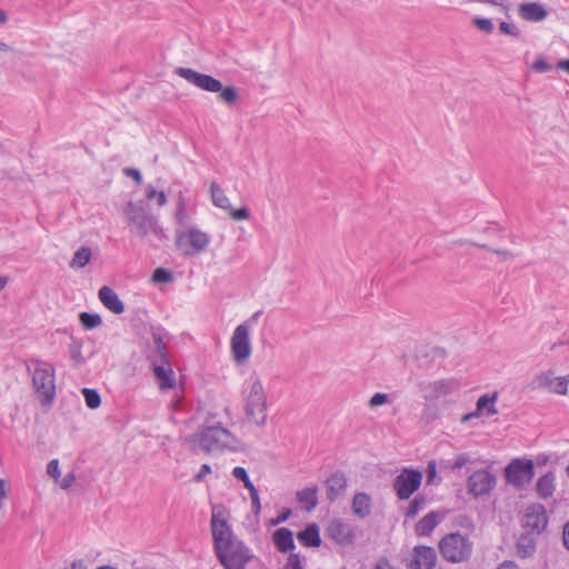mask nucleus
Wrapping results in <instances>:
<instances>
[{
    "mask_svg": "<svg viewBox=\"0 0 569 569\" xmlns=\"http://www.w3.org/2000/svg\"><path fill=\"white\" fill-rule=\"evenodd\" d=\"M123 214L129 232L133 237H137L140 240L148 239L149 241L150 238L161 241L166 237L158 217L152 214L148 206L142 201H129L123 209Z\"/></svg>",
    "mask_w": 569,
    "mask_h": 569,
    "instance_id": "1",
    "label": "nucleus"
},
{
    "mask_svg": "<svg viewBox=\"0 0 569 569\" xmlns=\"http://www.w3.org/2000/svg\"><path fill=\"white\" fill-rule=\"evenodd\" d=\"M243 408L247 418L256 426L262 427L267 422V392L261 379L250 376L242 389Z\"/></svg>",
    "mask_w": 569,
    "mask_h": 569,
    "instance_id": "2",
    "label": "nucleus"
},
{
    "mask_svg": "<svg viewBox=\"0 0 569 569\" xmlns=\"http://www.w3.org/2000/svg\"><path fill=\"white\" fill-rule=\"evenodd\" d=\"M217 93H219V100L228 106L234 104L239 98V92L233 86H222V89H220Z\"/></svg>",
    "mask_w": 569,
    "mask_h": 569,
    "instance_id": "31",
    "label": "nucleus"
},
{
    "mask_svg": "<svg viewBox=\"0 0 569 569\" xmlns=\"http://www.w3.org/2000/svg\"><path fill=\"white\" fill-rule=\"evenodd\" d=\"M76 481V476L74 473L70 472L68 475H66L59 482L60 487L62 489H69L70 487L73 486Z\"/></svg>",
    "mask_w": 569,
    "mask_h": 569,
    "instance_id": "51",
    "label": "nucleus"
},
{
    "mask_svg": "<svg viewBox=\"0 0 569 569\" xmlns=\"http://www.w3.org/2000/svg\"><path fill=\"white\" fill-rule=\"evenodd\" d=\"M197 441L206 452L237 450L239 447L238 438L224 428L220 422L206 425L197 433Z\"/></svg>",
    "mask_w": 569,
    "mask_h": 569,
    "instance_id": "3",
    "label": "nucleus"
},
{
    "mask_svg": "<svg viewBox=\"0 0 569 569\" xmlns=\"http://www.w3.org/2000/svg\"><path fill=\"white\" fill-rule=\"evenodd\" d=\"M373 569H393V567L386 558H381L376 562Z\"/></svg>",
    "mask_w": 569,
    "mask_h": 569,
    "instance_id": "55",
    "label": "nucleus"
},
{
    "mask_svg": "<svg viewBox=\"0 0 569 569\" xmlns=\"http://www.w3.org/2000/svg\"><path fill=\"white\" fill-rule=\"evenodd\" d=\"M274 546L282 552H288L295 548L293 536H273Z\"/></svg>",
    "mask_w": 569,
    "mask_h": 569,
    "instance_id": "33",
    "label": "nucleus"
},
{
    "mask_svg": "<svg viewBox=\"0 0 569 569\" xmlns=\"http://www.w3.org/2000/svg\"><path fill=\"white\" fill-rule=\"evenodd\" d=\"M211 533H230L223 511L213 509L211 519Z\"/></svg>",
    "mask_w": 569,
    "mask_h": 569,
    "instance_id": "29",
    "label": "nucleus"
},
{
    "mask_svg": "<svg viewBox=\"0 0 569 569\" xmlns=\"http://www.w3.org/2000/svg\"><path fill=\"white\" fill-rule=\"evenodd\" d=\"M98 297L102 305L111 312L116 315H121L124 312L123 302L120 300L117 292L110 287H101L99 289Z\"/></svg>",
    "mask_w": 569,
    "mask_h": 569,
    "instance_id": "20",
    "label": "nucleus"
},
{
    "mask_svg": "<svg viewBox=\"0 0 569 569\" xmlns=\"http://www.w3.org/2000/svg\"><path fill=\"white\" fill-rule=\"evenodd\" d=\"M422 472L413 468H403L393 480V489L401 500L409 499L421 486Z\"/></svg>",
    "mask_w": 569,
    "mask_h": 569,
    "instance_id": "10",
    "label": "nucleus"
},
{
    "mask_svg": "<svg viewBox=\"0 0 569 569\" xmlns=\"http://www.w3.org/2000/svg\"><path fill=\"white\" fill-rule=\"evenodd\" d=\"M441 516L431 511L427 513L416 526V533H430L440 522Z\"/></svg>",
    "mask_w": 569,
    "mask_h": 569,
    "instance_id": "26",
    "label": "nucleus"
},
{
    "mask_svg": "<svg viewBox=\"0 0 569 569\" xmlns=\"http://www.w3.org/2000/svg\"><path fill=\"white\" fill-rule=\"evenodd\" d=\"M352 512L359 518H366L371 512V497L366 492H358L352 499Z\"/></svg>",
    "mask_w": 569,
    "mask_h": 569,
    "instance_id": "24",
    "label": "nucleus"
},
{
    "mask_svg": "<svg viewBox=\"0 0 569 569\" xmlns=\"http://www.w3.org/2000/svg\"><path fill=\"white\" fill-rule=\"evenodd\" d=\"M82 393L84 396L86 405L90 409H97L101 403L100 395L94 389L84 388L82 390Z\"/></svg>",
    "mask_w": 569,
    "mask_h": 569,
    "instance_id": "34",
    "label": "nucleus"
},
{
    "mask_svg": "<svg viewBox=\"0 0 569 569\" xmlns=\"http://www.w3.org/2000/svg\"><path fill=\"white\" fill-rule=\"evenodd\" d=\"M497 569H518V566L512 561H503Z\"/></svg>",
    "mask_w": 569,
    "mask_h": 569,
    "instance_id": "59",
    "label": "nucleus"
},
{
    "mask_svg": "<svg viewBox=\"0 0 569 569\" xmlns=\"http://www.w3.org/2000/svg\"><path fill=\"white\" fill-rule=\"evenodd\" d=\"M176 72L179 77L203 91L216 93L222 89L221 81L209 74L200 73L190 68H178Z\"/></svg>",
    "mask_w": 569,
    "mask_h": 569,
    "instance_id": "14",
    "label": "nucleus"
},
{
    "mask_svg": "<svg viewBox=\"0 0 569 569\" xmlns=\"http://www.w3.org/2000/svg\"><path fill=\"white\" fill-rule=\"evenodd\" d=\"M536 493L539 499L547 500L551 498L556 490V475L548 471L537 479L535 486Z\"/></svg>",
    "mask_w": 569,
    "mask_h": 569,
    "instance_id": "21",
    "label": "nucleus"
},
{
    "mask_svg": "<svg viewBox=\"0 0 569 569\" xmlns=\"http://www.w3.org/2000/svg\"><path fill=\"white\" fill-rule=\"evenodd\" d=\"M348 480L342 471L331 473L326 480L327 499L336 501L346 493Z\"/></svg>",
    "mask_w": 569,
    "mask_h": 569,
    "instance_id": "17",
    "label": "nucleus"
},
{
    "mask_svg": "<svg viewBox=\"0 0 569 569\" xmlns=\"http://www.w3.org/2000/svg\"><path fill=\"white\" fill-rule=\"evenodd\" d=\"M440 552L448 561L460 562L469 558L472 543L467 536H443L439 542Z\"/></svg>",
    "mask_w": 569,
    "mask_h": 569,
    "instance_id": "8",
    "label": "nucleus"
},
{
    "mask_svg": "<svg viewBox=\"0 0 569 569\" xmlns=\"http://www.w3.org/2000/svg\"><path fill=\"white\" fill-rule=\"evenodd\" d=\"M290 516H291V509L283 508L281 510V512L276 518H272V519L268 520L267 526L269 528L276 527V526L287 521Z\"/></svg>",
    "mask_w": 569,
    "mask_h": 569,
    "instance_id": "40",
    "label": "nucleus"
},
{
    "mask_svg": "<svg viewBox=\"0 0 569 569\" xmlns=\"http://www.w3.org/2000/svg\"><path fill=\"white\" fill-rule=\"evenodd\" d=\"M535 476L533 461L525 458L512 459L505 468L506 481L517 489L528 485Z\"/></svg>",
    "mask_w": 569,
    "mask_h": 569,
    "instance_id": "9",
    "label": "nucleus"
},
{
    "mask_svg": "<svg viewBox=\"0 0 569 569\" xmlns=\"http://www.w3.org/2000/svg\"><path fill=\"white\" fill-rule=\"evenodd\" d=\"M284 569H303L300 557L297 553H291Z\"/></svg>",
    "mask_w": 569,
    "mask_h": 569,
    "instance_id": "48",
    "label": "nucleus"
},
{
    "mask_svg": "<svg viewBox=\"0 0 569 569\" xmlns=\"http://www.w3.org/2000/svg\"><path fill=\"white\" fill-rule=\"evenodd\" d=\"M460 387V382L455 378L436 381H422L419 383V389L422 392L423 398L429 401H433L457 392Z\"/></svg>",
    "mask_w": 569,
    "mask_h": 569,
    "instance_id": "12",
    "label": "nucleus"
},
{
    "mask_svg": "<svg viewBox=\"0 0 569 569\" xmlns=\"http://www.w3.org/2000/svg\"><path fill=\"white\" fill-rule=\"evenodd\" d=\"M548 525L546 508L540 503H533L527 507L522 517V527L527 533H542Z\"/></svg>",
    "mask_w": 569,
    "mask_h": 569,
    "instance_id": "13",
    "label": "nucleus"
},
{
    "mask_svg": "<svg viewBox=\"0 0 569 569\" xmlns=\"http://www.w3.org/2000/svg\"><path fill=\"white\" fill-rule=\"evenodd\" d=\"M437 478V465L435 460L428 462L427 466V483H433Z\"/></svg>",
    "mask_w": 569,
    "mask_h": 569,
    "instance_id": "49",
    "label": "nucleus"
},
{
    "mask_svg": "<svg viewBox=\"0 0 569 569\" xmlns=\"http://www.w3.org/2000/svg\"><path fill=\"white\" fill-rule=\"evenodd\" d=\"M518 14L525 21L540 22L548 17V11L539 2H525L519 6Z\"/></svg>",
    "mask_w": 569,
    "mask_h": 569,
    "instance_id": "19",
    "label": "nucleus"
},
{
    "mask_svg": "<svg viewBox=\"0 0 569 569\" xmlns=\"http://www.w3.org/2000/svg\"><path fill=\"white\" fill-rule=\"evenodd\" d=\"M230 348L233 360L238 363H244L251 356V343L249 337V325L243 322L236 327L231 339Z\"/></svg>",
    "mask_w": 569,
    "mask_h": 569,
    "instance_id": "11",
    "label": "nucleus"
},
{
    "mask_svg": "<svg viewBox=\"0 0 569 569\" xmlns=\"http://www.w3.org/2000/svg\"><path fill=\"white\" fill-rule=\"evenodd\" d=\"M532 69L539 73L548 72L552 66L542 57H539L532 64Z\"/></svg>",
    "mask_w": 569,
    "mask_h": 569,
    "instance_id": "43",
    "label": "nucleus"
},
{
    "mask_svg": "<svg viewBox=\"0 0 569 569\" xmlns=\"http://www.w3.org/2000/svg\"><path fill=\"white\" fill-rule=\"evenodd\" d=\"M300 542L306 547H319L321 545V536H297Z\"/></svg>",
    "mask_w": 569,
    "mask_h": 569,
    "instance_id": "44",
    "label": "nucleus"
},
{
    "mask_svg": "<svg viewBox=\"0 0 569 569\" xmlns=\"http://www.w3.org/2000/svg\"><path fill=\"white\" fill-rule=\"evenodd\" d=\"M423 505H425V498L416 497L413 500L410 501V503L406 510V517L415 518L418 515V512L422 509Z\"/></svg>",
    "mask_w": 569,
    "mask_h": 569,
    "instance_id": "37",
    "label": "nucleus"
},
{
    "mask_svg": "<svg viewBox=\"0 0 569 569\" xmlns=\"http://www.w3.org/2000/svg\"><path fill=\"white\" fill-rule=\"evenodd\" d=\"M472 26L476 27L478 30L485 32L486 34L492 33L495 29L493 23L490 19L481 17H475L472 19Z\"/></svg>",
    "mask_w": 569,
    "mask_h": 569,
    "instance_id": "35",
    "label": "nucleus"
},
{
    "mask_svg": "<svg viewBox=\"0 0 569 569\" xmlns=\"http://www.w3.org/2000/svg\"><path fill=\"white\" fill-rule=\"evenodd\" d=\"M437 561L435 549L430 547H416L411 559L408 562V569H432Z\"/></svg>",
    "mask_w": 569,
    "mask_h": 569,
    "instance_id": "16",
    "label": "nucleus"
},
{
    "mask_svg": "<svg viewBox=\"0 0 569 569\" xmlns=\"http://www.w3.org/2000/svg\"><path fill=\"white\" fill-rule=\"evenodd\" d=\"M9 18L4 10L0 9V24H6Z\"/></svg>",
    "mask_w": 569,
    "mask_h": 569,
    "instance_id": "63",
    "label": "nucleus"
},
{
    "mask_svg": "<svg viewBox=\"0 0 569 569\" xmlns=\"http://www.w3.org/2000/svg\"><path fill=\"white\" fill-rule=\"evenodd\" d=\"M296 500L301 509L310 512L318 505V488L317 486L306 487L296 492Z\"/></svg>",
    "mask_w": 569,
    "mask_h": 569,
    "instance_id": "23",
    "label": "nucleus"
},
{
    "mask_svg": "<svg viewBox=\"0 0 569 569\" xmlns=\"http://www.w3.org/2000/svg\"><path fill=\"white\" fill-rule=\"evenodd\" d=\"M211 472V468L209 465L204 463L201 466L199 472L194 476V480L197 482H200L202 481L207 475H209Z\"/></svg>",
    "mask_w": 569,
    "mask_h": 569,
    "instance_id": "53",
    "label": "nucleus"
},
{
    "mask_svg": "<svg viewBox=\"0 0 569 569\" xmlns=\"http://www.w3.org/2000/svg\"><path fill=\"white\" fill-rule=\"evenodd\" d=\"M229 216L237 221L247 220L250 217V211L247 207L233 209L231 206L228 209Z\"/></svg>",
    "mask_w": 569,
    "mask_h": 569,
    "instance_id": "39",
    "label": "nucleus"
},
{
    "mask_svg": "<svg viewBox=\"0 0 569 569\" xmlns=\"http://www.w3.org/2000/svg\"><path fill=\"white\" fill-rule=\"evenodd\" d=\"M123 172H124L126 176L133 178L137 183H141L142 176H141V173H140V171L138 169L126 168L123 170Z\"/></svg>",
    "mask_w": 569,
    "mask_h": 569,
    "instance_id": "52",
    "label": "nucleus"
},
{
    "mask_svg": "<svg viewBox=\"0 0 569 569\" xmlns=\"http://www.w3.org/2000/svg\"><path fill=\"white\" fill-rule=\"evenodd\" d=\"M250 499H251V508L252 511L258 515L261 510L260 498L257 488H252L249 490Z\"/></svg>",
    "mask_w": 569,
    "mask_h": 569,
    "instance_id": "45",
    "label": "nucleus"
},
{
    "mask_svg": "<svg viewBox=\"0 0 569 569\" xmlns=\"http://www.w3.org/2000/svg\"><path fill=\"white\" fill-rule=\"evenodd\" d=\"M299 533H319V527L317 523H310L307 528Z\"/></svg>",
    "mask_w": 569,
    "mask_h": 569,
    "instance_id": "56",
    "label": "nucleus"
},
{
    "mask_svg": "<svg viewBox=\"0 0 569 569\" xmlns=\"http://www.w3.org/2000/svg\"><path fill=\"white\" fill-rule=\"evenodd\" d=\"M47 472H48L49 476L54 478V480H59L61 473H60V469H59V461H58V459H53V460H51L48 463Z\"/></svg>",
    "mask_w": 569,
    "mask_h": 569,
    "instance_id": "47",
    "label": "nucleus"
},
{
    "mask_svg": "<svg viewBox=\"0 0 569 569\" xmlns=\"http://www.w3.org/2000/svg\"><path fill=\"white\" fill-rule=\"evenodd\" d=\"M172 279V273L164 268H157L152 273V281L154 283H168Z\"/></svg>",
    "mask_w": 569,
    "mask_h": 569,
    "instance_id": "38",
    "label": "nucleus"
},
{
    "mask_svg": "<svg viewBox=\"0 0 569 569\" xmlns=\"http://www.w3.org/2000/svg\"><path fill=\"white\" fill-rule=\"evenodd\" d=\"M499 30L502 33L510 34L513 37H519L520 34L519 29L515 24L508 23L506 21L500 22Z\"/></svg>",
    "mask_w": 569,
    "mask_h": 569,
    "instance_id": "46",
    "label": "nucleus"
},
{
    "mask_svg": "<svg viewBox=\"0 0 569 569\" xmlns=\"http://www.w3.org/2000/svg\"><path fill=\"white\" fill-rule=\"evenodd\" d=\"M493 252L503 259H510L513 254L509 250H493Z\"/></svg>",
    "mask_w": 569,
    "mask_h": 569,
    "instance_id": "60",
    "label": "nucleus"
},
{
    "mask_svg": "<svg viewBox=\"0 0 569 569\" xmlns=\"http://www.w3.org/2000/svg\"><path fill=\"white\" fill-rule=\"evenodd\" d=\"M557 69L563 70L569 73V59L559 60L556 64Z\"/></svg>",
    "mask_w": 569,
    "mask_h": 569,
    "instance_id": "58",
    "label": "nucleus"
},
{
    "mask_svg": "<svg viewBox=\"0 0 569 569\" xmlns=\"http://www.w3.org/2000/svg\"><path fill=\"white\" fill-rule=\"evenodd\" d=\"M147 198L148 199H157L158 206L162 207L167 203V196L163 191H157L153 187H148L147 189Z\"/></svg>",
    "mask_w": 569,
    "mask_h": 569,
    "instance_id": "41",
    "label": "nucleus"
},
{
    "mask_svg": "<svg viewBox=\"0 0 569 569\" xmlns=\"http://www.w3.org/2000/svg\"><path fill=\"white\" fill-rule=\"evenodd\" d=\"M330 537L333 538L336 540V542L341 546L350 545L352 542V536L345 535V536H330Z\"/></svg>",
    "mask_w": 569,
    "mask_h": 569,
    "instance_id": "54",
    "label": "nucleus"
},
{
    "mask_svg": "<svg viewBox=\"0 0 569 569\" xmlns=\"http://www.w3.org/2000/svg\"><path fill=\"white\" fill-rule=\"evenodd\" d=\"M211 241V237L197 227L187 230L177 229L174 244L184 257H192L203 252Z\"/></svg>",
    "mask_w": 569,
    "mask_h": 569,
    "instance_id": "6",
    "label": "nucleus"
},
{
    "mask_svg": "<svg viewBox=\"0 0 569 569\" xmlns=\"http://www.w3.org/2000/svg\"><path fill=\"white\" fill-rule=\"evenodd\" d=\"M153 345L156 356L160 360L159 363L157 360L152 361L153 373L159 389L161 391H167L176 386L174 373L171 363L167 359L166 343L160 335H153Z\"/></svg>",
    "mask_w": 569,
    "mask_h": 569,
    "instance_id": "7",
    "label": "nucleus"
},
{
    "mask_svg": "<svg viewBox=\"0 0 569 569\" xmlns=\"http://www.w3.org/2000/svg\"><path fill=\"white\" fill-rule=\"evenodd\" d=\"M232 476L243 482L246 489L250 490L254 488V485L250 480L247 470L243 467H234L232 470Z\"/></svg>",
    "mask_w": 569,
    "mask_h": 569,
    "instance_id": "36",
    "label": "nucleus"
},
{
    "mask_svg": "<svg viewBox=\"0 0 569 569\" xmlns=\"http://www.w3.org/2000/svg\"><path fill=\"white\" fill-rule=\"evenodd\" d=\"M498 392L495 391L492 393H486L477 400L475 415L492 417L498 413V409L496 407L498 400Z\"/></svg>",
    "mask_w": 569,
    "mask_h": 569,
    "instance_id": "22",
    "label": "nucleus"
},
{
    "mask_svg": "<svg viewBox=\"0 0 569 569\" xmlns=\"http://www.w3.org/2000/svg\"><path fill=\"white\" fill-rule=\"evenodd\" d=\"M538 387L546 388L558 395H566L568 390V378L553 377L551 372H545L537 377Z\"/></svg>",
    "mask_w": 569,
    "mask_h": 569,
    "instance_id": "18",
    "label": "nucleus"
},
{
    "mask_svg": "<svg viewBox=\"0 0 569 569\" xmlns=\"http://www.w3.org/2000/svg\"><path fill=\"white\" fill-rule=\"evenodd\" d=\"M210 191L212 203L216 207L221 208L223 210H228L230 208L231 204L229 198L224 194V191L220 188V186L217 182H211Z\"/></svg>",
    "mask_w": 569,
    "mask_h": 569,
    "instance_id": "28",
    "label": "nucleus"
},
{
    "mask_svg": "<svg viewBox=\"0 0 569 569\" xmlns=\"http://www.w3.org/2000/svg\"><path fill=\"white\" fill-rule=\"evenodd\" d=\"M496 486V477L488 470H476L468 479V489L475 497L489 493Z\"/></svg>",
    "mask_w": 569,
    "mask_h": 569,
    "instance_id": "15",
    "label": "nucleus"
},
{
    "mask_svg": "<svg viewBox=\"0 0 569 569\" xmlns=\"http://www.w3.org/2000/svg\"><path fill=\"white\" fill-rule=\"evenodd\" d=\"M0 51L8 53L12 51V48L8 43L0 40Z\"/></svg>",
    "mask_w": 569,
    "mask_h": 569,
    "instance_id": "62",
    "label": "nucleus"
},
{
    "mask_svg": "<svg viewBox=\"0 0 569 569\" xmlns=\"http://www.w3.org/2000/svg\"><path fill=\"white\" fill-rule=\"evenodd\" d=\"M516 553L521 558L531 556L536 550L533 536H517Z\"/></svg>",
    "mask_w": 569,
    "mask_h": 569,
    "instance_id": "25",
    "label": "nucleus"
},
{
    "mask_svg": "<svg viewBox=\"0 0 569 569\" xmlns=\"http://www.w3.org/2000/svg\"><path fill=\"white\" fill-rule=\"evenodd\" d=\"M478 417H480V415H475V411H472V412H470V413L465 415V416L461 418V421H462V422H467V421H469L470 419H472V418H478Z\"/></svg>",
    "mask_w": 569,
    "mask_h": 569,
    "instance_id": "64",
    "label": "nucleus"
},
{
    "mask_svg": "<svg viewBox=\"0 0 569 569\" xmlns=\"http://www.w3.org/2000/svg\"><path fill=\"white\" fill-rule=\"evenodd\" d=\"M91 257H92V252L89 247L79 248L74 252V254L70 261V268H72V269L84 268L90 262Z\"/></svg>",
    "mask_w": 569,
    "mask_h": 569,
    "instance_id": "27",
    "label": "nucleus"
},
{
    "mask_svg": "<svg viewBox=\"0 0 569 569\" xmlns=\"http://www.w3.org/2000/svg\"><path fill=\"white\" fill-rule=\"evenodd\" d=\"M470 461V458L468 455L462 453L456 457V459L452 462L453 469H461L463 466H466Z\"/></svg>",
    "mask_w": 569,
    "mask_h": 569,
    "instance_id": "50",
    "label": "nucleus"
},
{
    "mask_svg": "<svg viewBox=\"0 0 569 569\" xmlns=\"http://www.w3.org/2000/svg\"><path fill=\"white\" fill-rule=\"evenodd\" d=\"M28 370L32 373V385L40 402L43 406L51 405L56 397L54 367L49 362L32 359Z\"/></svg>",
    "mask_w": 569,
    "mask_h": 569,
    "instance_id": "5",
    "label": "nucleus"
},
{
    "mask_svg": "<svg viewBox=\"0 0 569 569\" xmlns=\"http://www.w3.org/2000/svg\"><path fill=\"white\" fill-rule=\"evenodd\" d=\"M79 321L84 330H91L102 323V318L98 313L81 312Z\"/></svg>",
    "mask_w": 569,
    "mask_h": 569,
    "instance_id": "30",
    "label": "nucleus"
},
{
    "mask_svg": "<svg viewBox=\"0 0 569 569\" xmlns=\"http://www.w3.org/2000/svg\"><path fill=\"white\" fill-rule=\"evenodd\" d=\"M214 548L220 562L226 569H244L251 559L249 549L237 536H213Z\"/></svg>",
    "mask_w": 569,
    "mask_h": 569,
    "instance_id": "4",
    "label": "nucleus"
},
{
    "mask_svg": "<svg viewBox=\"0 0 569 569\" xmlns=\"http://www.w3.org/2000/svg\"><path fill=\"white\" fill-rule=\"evenodd\" d=\"M174 220H176V223L181 227L184 226L188 220L187 203H186V199L182 196V193L179 194L177 210L174 213Z\"/></svg>",
    "mask_w": 569,
    "mask_h": 569,
    "instance_id": "32",
    "label": "nucleus"
},
{
    "mask_svg": "<svg viewBox=\"0 0 569 569\" xmlns=\"http://www.w3.org/2000/svg\"><path fill=\"white\" fill-rule=\"evenodd\" d=\"M7 498L6 481L0 479V500Z\"/></svg>",
    "mask_w": 569,
    "mask_h": 569,
    "instance_id": "61",
    "label": "nucleus"
},
{
    "mask_svg": "<svg viewBox=\"0 0 569 569\" xmlns=\"http://www.w3.org/2000/svg\"><path fill=\"white\" fill-rule=\"evenodd\" d=\"M477 2L483 3V4H491L497 7H503L505 0H476Z\"/></svg>",
    "mask_w": 569,
    "mask_h": 569,
    "instance_id": "57",
    "label": "nucleus"
},
{
    "mask_svg": "<svg viewBox=\"0 0 569 569\" xmlns=\"http://www.w3.org/2000/svg\"><path fill=\"white\" fill-rule=\"evenodd\" d=\"M388 401H389V396L387 393L377 392L370 398L368 405L370 408H376V407L387 403Z\"/></svg>",
    "mask_w": 569,
    "mask_h": 569,
    "instance_id": "42",
    "label": "nucleus"
}]
</instances>
